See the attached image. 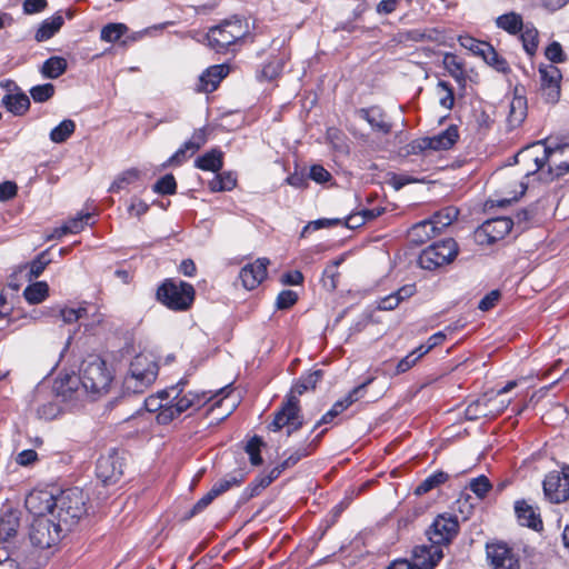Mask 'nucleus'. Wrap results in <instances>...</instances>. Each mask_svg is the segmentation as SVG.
Here are the masks:
<instances>
[{
  "label": "nucleus",
  "mask_w": 569,
  "mask_h": 569,
  "mask_svg": "<svg viewBox=\"0 0 569 569\" xmlns=\"http://www.w3.org/2000/svg\"><path fill=\"white\" fill-rule=\"evenodd\" d=\"M27 509L39 517H61L64 523H78L86 513V498L77 488L53 496L49 491H32L26 498Z\"/></svg>",
  "instance_id": "obj_1"
},
{
  "label": "nucleus",
  "mask_w": 569,
  "mask_h": 569,
  "mask_svg": "<svg viewBox=\"0 0 569 569\" xmlns=\"http://www.w3.org/2000/svg\"><path fill=\"white\" fill-rule=\"evenodd\" d=\"M188 383L186 378L179 380L174 386L169 387V405L161 413L157 416L160 423H169L180 417L182 413H192L201 409L207 402L214 398L222 396L221 399L214 402V406H222L227 401V415L231 413L238 405V396H232L228 387L220 389L214 395L211 392H183L184 386Z\"/></svg>",
  "instance_id": "obj_2"
},
{
  "label": "nucleus",
  "mask_w": 569,
  "mask_h": 569,
  "mask_svg": "<svg viewBox=\"0 0 569 569\" xmlns=\"http://www.w3.org/2000/svg\"><path fill=\"white\" fill-rule=\"evenodd\" d=\"M121 388L127 395L147 391L159 376V363L152 358H123Z\"/></svg>",
  "instance_id": "obj_3"
},
{
  "label": "nucleus",
  "mask_w": 569,
  "mask_h": 569,
  "mask_svg": "<svg viewBox=\"0 0 569 569\" xmlns=\"http://www.w3.org/2000/svg\"><path fill=\"white\" fill-rule=\"evenodd\" d=\"M81 386L92 399L106 395L113 380V368L104 358H88L81 362Z\"/></svg>",
  "instance_id": "obj_4"
},
{
  "label": "nucleus",
  "mask_w": 569,
  "mask_h": 569,
  "mask_svg": "<svg viewBox=\"0 0 569 569\" xmlns=\"http://www.w3.org/2000/svg\"><path fill=\"white\" fill-rule=\"evenodd\" d=\"M196 298L194 287L180 279L167 278L157 288L156 300L172 311L184 312Z\"/></svg>",
  "instance_id": "obj_5"
},
{
  "label": "nucleus",
  "mask_w": 569,
  "mask_h": 569,
  "mask_svg": "<svg viewBox=\"0 0 569 569\" xmlns=\"http://www.w3.org/2000/svg\"><path fill=\"white\" fill-rule=\"evenodd\" d=\"M76 523H64L61 517H39L31 522L29 538L33 547L49 549L56 546L63 532L69 531Z\"/></svg>",
  "instance_id": "obj_6"
},
{
  "label": "nucleus",
  "mask_w": 569,
  "mask_h": 569,
  "mask_svg": "<svg viewBox=\"0 0 569 569\" xmlns=\"http://www.w3.org/2000/svg\"><path fill=\"white\" fill-rule=\"evenodd\" d=\"M459 244L451 237L436 240L420 251L417 258L419 268L435 271L450 264L459 254Z\"/></svg>",
  "instance_id": "obj_7"
},
{
  "label": "nucleus",
  "mask_w": 569,
  "mask_h": 569,
  "mask_svg": "<svg viewBox=\"0 0 569 569\" xmlns=\"http://www.w3.org/2000/svg\"><path fill=\"white\" fill-rule=\"evenodd\" d=\"M243 21V19L236 16L232 19H227L219 24L212 26L204 36L207 46L217 53L224 52L237 40L246 36L247 31L242 30Z\"/></svg>",
  "instance_id": "obj_8"
},
{
  "label": "nucleus",
  "mask_w": 569,
  "mask_h": 569,
  "mask_svg": "<svg viewBox=\"0 0 569 569\" xmlns=\"http://www.w3.org/2000/svg\"><path fill=\"white\" fill-rule=\"evenodd\" d=\"M300 401L293 395H287L280 409L274 413L272 422L268 426L271 431H279L287 427L288 435L298 430L303 425L300 410Z\"/></svg>",
  "instance_id": "obj_9"
},
{
  "label": "nucleus",
  "mask_w": 569,
  "mask_h": 569,
  "mask_svg": "<svg viewBox=\"0 0 569 569\" xmlns=\"http://www.w3.org/2000/svg\"><path fill=\"white\" fill-rule=\"evenodd\" d=\"M512 228L513 219L511 217L490 218L476 229L475 238L479 244H493L503 239Z\"/></svg>",
  "instance_id": "obj_10"
},
{
  "label": "nucleus",
  "mask_w": 569,
  "mask_h": 569,
  "mask_svg": "<svg viewBox=\"0 0 569 569\" xmlns=\"http://www.w3.org/2000/svg\"><path fill=\"white\" fill-rule=\"evenodd\" d=\"M458 519L455 516L445 513L435 518L427 529L426 535L430 543L439 546L442 549L443 546H447L452 541V539L458 535Z\"/></svg>",
  "instance_id": "obj_11"
},
{
  "label": "nucleus",
  "mask_w": 569,
  "mask_h": 569,
  "mask_svg": "<svg viewBox=\"0 0 569 569\" xmlns=\"http://www.w3.org/2000/svg\"><path fill=\"white\" fill-rule=\"evenodd\" d=\"M540 89L547 103H557L560 99V82L562 73L560 69L553 64L539 66Z\"/></svg>",
  "instance_id": "obj_12"
},
{
  "label": "nucleus",
  "mask_w": 569,
  "mask_h": 569,
  "mask_svg": "<svg viewBox=\"0 0 569 569\" xmlns=\"http://www.w3.org/2000/svg\"><path fill=\"white\" fill-rule=\"evenodd\" d=\"M545 496L551 502H562L569 498V476L559 471L549 472L543 480Z\"/></svg>",
  "instance_id": "obj_13"
},
{
  "label": "nucleus",
  "mask_w": 569,
  "mask_h": 569,
  "mask_svg": "<svg viewBox=\"0 0 569 569\" xmlns=\"http://www.w3.org/2000/svg\"><path fill=\"white\" fill-rule=\"evenodd\" d=\"M230 66L226 62L206 68L198 77L194 88L197 92L211 93L217 90L220 82L229 74Z\"/></svg>",
  "instance_id": "obj_14"
},
{
  "label": "nucleus",
  "mask_w": 569,
  "mask_h": 569,
  "mask_svg": "<svg viewBox=\"0 0 569 569\" xmlns=\"http://www.w3.org/2000/svg\"><path fill=\"white\" fill-rule=\"evenodd\" d=\"M268 258H258L252 263H247L240 269L239 280L247 290L256 289L267 277Z\"/></svg>",
  "instance_id": "obj_15"
},
{
  "label": "nucleus",
  "mask_w": 569,
  "mask_h": 569,
  "mask_svg": "<svg viewBox=\"0 0 569 569\" xmlns=\"http://www.w3.org/2000/svg\"><path fill=\"white\" fill-rule=\"evenodd\" d=\"M122 475V461L117 451L101 456L97 462V476L106 485L118 481Z\"/></svg>",
  "instance_id": "obj_16"
},
{
  "label": "nucleus",
  "mask_w": 569,
  "mask_h": 569,
  "mask_svg": "<svg viewBox=\"0 0 569 569\" xmlns=\"http://www.w3.org/2000/svg\"><path fill=\"white\" fill-rule=\"evenodd\" d=\"M510 400H501L500 406L496 403V399L485 396L476 401L471 402L466 409V417L469 420H476L480 417L497 416L502 412Z\"/></svg>",
  "instance_id": "obj_17"
},
{
  "label": "nucleus",
  "mask_w": 569,
  "mask_h": 569,
  "mask_svg": "<svg viewBox=\"0 0 569 569\" xmlns=\"http://www.w3.org/2000/svg\"><path fill=\"white\" fill-rule=\"evenodd\" d=\"M487 557L493 569H519V561L512 551L503 543L487 546Z\"/></svg>",
  "instance_id": "obj_18"
},
{
  "label": "nucleus",
  "mask_w": 569,
  "mask_h": 569,
  "mask_svg": "<svg viewBox=\"0 0 569 569\" xmlns=\"http://www.w3.org/2000/svg\"><path fill=\"white\" fill-rule=\"evenodd\" d=\"M459 210L449 206L436 211L431 217L416 223V230H421L427 224H430V230L439 234L445 228L449 227L457 220Z\"/></svg>",
  "instance_id": "obj_19"
},
{
  "label": "nucleus",
  "mask_w": 569,
  "mask_h": 569,
  "mask_svg": "<svg viewBox=\"0 0 569 569\" xmlns=\"http://www.w3.org/2000/svg\"><path fill=\"white\" fill-rule=\"evenodd\" d=\"M356 114L365 120L372 131L380 132L382 134H389L392 130V124L385 121L386 112L379 106H371L368 108H360L356 111Z\"/></svg>",
  "instance_id": "obj_20"
},
{
  "label": "nucleus",
  "mask_w": 569,
  "mask_h": 569,
  "mask_svg": "<svg viewBox=\"0 0 569 569\" xmlns=\"http://www.w3.org/2000/svg\"><path fill=\"white\" fill-rule=\"evenodd\" d=\"M443 552L439 546L420 545L415 547L412 551V561L420 569H433L442 559Z\"/></svg>",
  "instance_id": "obj_21"
},
{
  "label": "nucleus",
  "mask_w": 569,
  "mask_h": 569,
  "mask_svg": "<svg viewBox=\"0 0 569 569\" xmlns=\"http://www.w3.org/2000/svg\"><path fill=\"white\" fill-rule=\"evenodd\" d=\"M54 388L66 400L79 399L81 393H86L81 386V375L77 376L74 372L60 375Z\"/></svg>",
  "instance_id": "obj_22"
},
{
  "label": "nucleus",
  "mask_w": 569,
  "mask_h": 569,
  "mask_svg": "<svg viewBox=\"0 0 569 569\" xmlns=\"http://www.w3.org/2000/svg\"><path fill=\"white\" fill-rule=\"evenodd\" d=\"M459 128L457 124H450L441 132L426 137L429 149L433 151L450 150L459 140Z\"/></svg>",
  "instance_id": "obj_23"
},
{
  "label": "nucleus",
  "mask_w": 569,
  "mask_h": 569,
  "mask_svg": "<svg viewBox=\"0 0 569 569\" xmlns=\"http://www.w3.org/2000/svg\"><path fill=\"white\" fill-rule=\"evenodd\" d=\"M1 106L14 117L24 116L31 107L29 96L20 90L19 92L6 93L1 99Z\"/></svg>",
  "instance_id": "obj_24"
},
{
  "label": "nucleus",
  "mask_w": 569,
  "mask_h": 569,
  "mask_svg": "<svg viewBox=\"0 0 569 569\" xmlns=\"http://www.w3.org/2000/svg\"><path fill=\"white\" fill-rule=\"evenodd\" d=\"M64 24L63 16L58 11L51 17L43 19L37 27L34 40L38 43L44 42L53 38Z\"/></svg>",
  "instance_id": "obj_25"
},
{
  "label": "nucleus",
  "mask_w": 569,
  "mask_h": 569,
  "mask_svg": "<svg viewBox=\"0 0 569 569\" xmlns=\"http://www.w3.org/2000/svg\"><path fill=\"white\" fill-rule=\"evenodd\" d=\"M223 156L220 148H211L196 158L194 167L202 171L217 173L223 168Z\"/></svg>",
  "instance_id": "obj_26"
},
{
  "label": "nucleus",
  "mask_w": 569,
  "mask_h": 569,
  "mask_svg": "<svg viewBox=\"0 0 569 569\" xmlns=\"http://www.w3.org/2000/svg\"><path fill=\"white\" fill-rule=\"evenodd\" d=\"M68 61L62 56H51L39 67V73L46 80H54L68 70Z\"/></svg>",
  "instance_id": "obj_27"
},
{
  "label": "nucleus",
  "mask_w": 569,
  "mask_h": 569,
  "mask_svg": "<svg viewBox=\"0 0 569 569\" xmlns=\"http://www.w3.org/2000/svg\"><path fill=\"white\" fill-rule=\"evenodd\" d=\"M238 177L234 171H219L214 173V177L208 182L210 192H226L231 191L237 187Z\"/></svg>",
  "instance_id": "obj_28"
},
{
  "label": "nucleus",
  "mask_w": 569,
  "mask_h": 569,
  "mask_svg": "<svg viewBox=\"0 0 569 569\" xmlns=\"http://www.w3.org/2000/svg\"><path fill=\"white\" fill-rule=\"evenodd\" d=\"M497 28L511 36H518L525 27L522 16L515 11L506 12L496 18Z\"/></svg>",
  "instance_id": "obj_29"
},
{
  "label": "nucleus",
  "mask_w": 569,
  "mask_h": 569,
  "mask_svg": "<svg viewBox=\"0 0 569 569\" xmlns=\"http://www.w3.org/2000/svg\"><path fill=\"white\" fill-rule=\"evenodd\" d=\"M515 510L520 525L538 530L542 522L535 508L528 505L526 501H517Z\"/></svg>",
  "instance_id": "obj_30"
},
{
  "label": "nucleus",
  "mask_w": 569,
  "mask_h": 569,
  "mask_svg": "<svg viewBox=\"0 0 569 569\" xmlns=\"http://www.w3.org/2000/svg\"><path fill=\"white\" fill-rule=\"evenodd\" d=\"M49 284L46 281L29 283L23 290V298L29 305H39L49 297Z\"/></svg>",
  "instance_id": "obj_31"
},
{
  "label": "nucleus",
  "mask_w": 569,
  "mask_h": 569,
  "mask_svg": "<svg viewBox=\"0 0 569 569\" xmlns=\"http://www.w3.org/2000/svg\"><path fill=\"white\" fill-rule=\"evenodd\" d=\"M76 131V122L72 119H63L49 132L51 142L60 144L66 142Z\"/></svg>",
  "instance_id": "obj_32"
},
{
  "label": "nucleus",
  "mask_w": 569,
  "mask_h": 569,
  "mask_svg": "<svg viewBox=\"0 0 569 569\" xmlns=\"http://www.w3.org/2000/svg\"><path fill=\"white\" fill-rule=\"evenodd\" d=\"M527 117V99L522 96L515 94L510 103V112L508 122L512 127L520 126Z\"/></svg>",
  "instance_id": "obj_33"
},
{
  "label": "nucleus",
  "mask_w": 569,
  "mask_h": 569,
  "mask_svg": "<svg viewBox=\"0 0 569 569\" xmlns=\"http://www.w3.org/2000/svg\"><path fill=\"white\" fill-rule=\"evenodd\" d=\"M525 52L532 57L536 54L539 44V33L533 24H527L522 31L518 33Z\"/></svg>",
  "instance_id": "obj_34"
},
{
  "label": "nucleus",
  "mask_w": 569,
  "mask_h": 569,
  "mask_svg": "<svg viewBox=\"0 0 569 569\" xmlns=\"http://www.w3.org/2000/svg\"><path fill=\"white\" fill-rule=\"evenodd\" d=\"M52 247L47 248L46 250L39 252L29 263V272L28 278L31 281L32 279L39 278L44 269L52 262V258L50 257V250Z\"/></svg>",
  "instance_id": "obj_35"
},
{
  "label": "nucleus",
  "mask_w": 569,
  "mask_h": 569,
  "mask_svg": "<svg viewBox=\"0 0 569 569\" xmlns=\"http://www.w3.org/2000/svg\"><path fill=\"white\" fill-rule=\"evenodd\" d=\"M486 54L481 58L489 67L495 69L497 72L508 74L511 72V68L501 54L493 48V46H488L485 49Z\"/></svg>",
  "instance_id": "obj_36"
},
{
  "label": "nucleus",
  "mask_w": 569,
  "mask_h": 569,
  "mask_svg": "<svg viewBox=\"0 0 569 569\" xmlns=\"http://www.w3.org/2000/svg\"><path fill=\"white\" fill-rule=\"evenodd\" d=\"M140 178V171L137 168H129L121 173H119L111 186L109 187L108 191L111 193L119 192L120 190L127 189L130 184L138 181Z\"/></svg>",
  "instance_id": "obj_37"
},
{
  "label": "nucleus",
  "mask_w": 569,
  "mask_h": 569,
  "mask_svg": "<svg viewBox=\"0 0 569 569\" xmlns=\"http://www.w3.org/2000/svg\"><path fill=\"white\" fill-rule=\"evenodd\" d=\"M128 30L127 24L122 22H109L102 27L100 39L107 43H114L119 41Z\"/></svg>",
  "instance_id": "obj_38"
},
{
  "label": "nucleus",
  "mask_w": 569,
  "mask_h": 569,
  "mask_svg": "<svg viewBox=\"0 0 569 569\" xmlns=\"http://www.w3.org/2000/svg\"><path fill=\"white\" fill-rule=\"evenodd\" d=\"M56 93V86L51 82H44L32 86L29 89V98L34 103H46L53 98Z\"/></svg>",
  "instance_id": "obj_39"
},
{
  "label": "nucleus",
  "mask_w": 569,
  "mask_h": 569,
  "mask_svg": "<svg viewBox=\"0 0 569 569\" xmlns=\"http://www.w3.org/2000/svg\"><path fill=\"white\" fill-rule=\"evenodd\" d=\"M177 188V180L172 173L163 174L151 187L152 191L159 196L176 194Z\"/></svg>",
  "instance_id": "obj_40"
},
{
  "label": "nucleus",
  "mask_w": 569,
  "mask_h": 569,
  "mask_svg": "<svg viewBox=\"0 0 569 569\" xmlns=\"http://www.w3.org/2000/svg\"><path fill=\"white\" fill-rule=\"evenodd\" d=\"M19 519L14 512H7L0 519V539L6 541L17 533Z\"/></svg>",
  "instance_id": "obj_41"
},
{
  "label": "nucleus",
  "mask_w": 569,
  "mask_h": 569,
  "mask_svg": "<svg viewBox=\"0 0 569 569\" xmlns=\"http://www.w3.org/2000/svg\"><path fill=\"white\" fill-rule=\"evenodd\" d=\"M146 409L150 412L158 411V415L169 405V388L151 395L144 400Z\"/></svg>",
  "instance_id": "obj_42"
},
{
  "label": "nucleus",
  "mask_w": 569,
  "mask_h": 569,
  "mask_svg": "<svg viewBox=\"0 0 569 569\" xmlns=\"http://www.w3.org/2000/svg\"><path fill=\"white\" fill-rule=\"evenodd\" d=\"M446 339V335L442 331H438L431 335L426 342L420 343L410 350L406 356H427L433 348L441 345Z\"/></svg>",
  "instance_id": "obj_43"
},
{
  "label": "nucleus",
  "mask_w": 569,
  "mask_h": 569,
  "mask_svg": "<svg viewBox=\"0 0 569 569\" xmlns=\"http://www.w3.org/2000/svg\"><path fill=\"white\" fill-rule=\"evenodd\" d=\"M448 480V475L443 471H437L429 477H427L420 485L415 489V493L420 496L429 492L433 488L439 485L446 482Z\"/></svg>",
  "instance_id": "obj_44"
},
{
  "label": "nucleus",
  "mask_w": 569,
  "mask_h": 569,
  "mask_svg": "<svg viewBox=\"0 0 569 569\" xmlns=\"http://www.w3.org/2000/svg\"><path fill=\"white\" fill-rule=\"evenodd\" d=\"M93 212H78L74 217L68 219L66 224L70 231V234H77L81 232L86 226L93 224L90 220L93 218Z\"/></svg>",
  "instance_id": "obj_45"
},
{
  "label": "nucleus",
  "mask_w": 569,
  "mask_h": 569,
  "mask_svg": "<svg viewBox=\"0 0 569 569\" xmlns=\"http://www.w3.org/2000/svg\"><path fill=\"white\" fill-rule=\"evenodd\" d=\"M458 40L461 47L468 49L475 56H478L480 58H482L486 54L485 49L488 48V46H492L488 41H480L471 36H460Z\"/></svg>",
  "instance_id": "obj_46"
},
{
  "label": "nucleus",
  "mask_w": 569,
  "mask_h": 569,
  "mask_svg": "<svg viewBox=\"0 0 569 569\" xmlns=\"http://www.w3.org/2000/svg\"><path fill=\"white\" fill-rule=\"evenodd\" d=\"M365 387L366 383L356 387L343 399L336 401L332 408L337 410L338 415H340L362 397Z\"/></svg>",
  "instance_id": "obj_47"
},
{
  "label": "nucleus",
  "mask_w": 569,
  "mask_h": 569,
  "mask_svg": "<svg viewBox=\"0 0 569 569\" xmlns=\"http://www.w3.org/2000/svg\"><path fill=\"white\" fill-rule=\"evenodd\" d=\"M191 142H183L162 164L161 168L166 169L168 167H179L187 161L190 157L188 152H190L189 146Z\"/></svg>",
  "instance_id": "obj_48"
},
{
  "label": "nucleus",
  "mask_w": 569,
  "mask_h": 569,
  "mask_svg": "<svg viewBox=\"0 0 569 569\" xmlns=\"http://www.w3.org/2000/svg\"><path fill=\"white\" fill-rule=\"evenodd\" d=\"M437 236L435 231L430 230V224H427L421 230H416V223L409 229L408 237L413 246H421Z\"/></svg>",
  "instance_id": "obj_49"
},
{
  "label": "nucleus",
  "mask_w": 569,
  "mask_h": 569,
  "mask_svg": "<svg viewBox=\"0 0 569 569\" xmlns=\"http://www.w3.org/2000/svg\"><path fill=\"white\" fill-rule=\"evenodd\" d=\"M545 57L555 66V63H563L567 61V54L559 41H551L545 48Z\"/></svg>",
  "instance_id": "obj_50"
},
{
  "label": "nucleus",
  "mask_w": 569,
  "mask_h": 569,
  "mask_svg": "<svg viewBox=\"0 0 569 569\" xmlns=\"http://www.w3.org/2000/svg\"><path fill=\"white\" fill-rule=\"evenodd\" d=\"M567 153H569V149L567 150ZM569 172V158L560 161L555 162L553 166L549 164L546 172H542L541 174L545 176V181H553L555 179H559L560 177L567 174Z\"/></svg>",
  "instance_id": "obj_51"
},
{
  "label": "nucleus",
  "mask_w": 569,
  "mask_h": 569,
  "mask_svg": "<svg viewBox=\"0 0 569 569\" xmlns=\"http://www.w3.org/2000/svg\"><path fill=\"white\" fill-rule=\"evenodd\" d=\"M442 64L451 77L453 74H459V72L465 71V61L462 59H459L452 52H446L443 54Z\"/></svg>",
  "instance_id": "obj_52"
},
{
  "label": "nucleus",
  "mask_w": 569,
  "mask_h": 569,
  "mask_svg": "<svg viewBox=\"0 0 569 569\" xmlns=\"http://www.w3.org/2000/svg\"><path fill=\"white\" fill-rule=\"evenodd\" d=\"M308 181L312 180L318 184H325L332 180V174L320 163H313L309 168Z\"/></svg>",
  "instance_id": "obj_53"
},
{
  "label": "nucleus",
  "mask_w": 569,
  "mask_h": 569,
  "mask_svg": "<svg viewBox=\"0 0 569 569\" xmlns=\"http://www.w3.org/2000/svg\"><path fill=\"white\" fill-rule=\"evenodd\" d=\"M299 297L298 293L291 289L281 290L276 299V309L288 310L297 303Z\"/></svg>",
  "instance_id": "obj_54"
},
{
  "label": "nucleus",
  "mask_w": 569,
  "mask_h": 569,
  "mask_svg": "<svg viewBox=\"0 0 569 569\" xmlns=\"http://www.w3.org/2000/svg\"><path fill=\"white\" fill-rule=\"evenodd\" d=\"M546 141H547L546 139L539 140L535 143H532L530 147H531V149H533L535 147L542 144L543 146V154L541 157L547 158L548 162L555 154L559 153L560 156H563L567 153V150L569 149V143H558L552 147V146H548Z\"/></svg>",
  "instance_id": "obj_55"
},
{
  "label": "nucleus",
  "mask_w": 569,
  "mask_h": 569,
  "mask_svg": "<svg viewBox=\"0 0 569 569\" xmlns=\"http://www.w3.org/2000/svg\"><path fill=\"white\" fill-rule=\"evenodd\" d=\"M242 482L241 477H237L234 475H228L224 478L217 481L212 487V493L219 497L227 490H229L233 486H239Z\"/></svg>",
  "instance_id": "obj_56"
},
{
  "label": "nucleus",
  "mask_w": 569,
  "mask_h": 569,
  "mask_svg": "<svg viewBox=\"0 0 569 569\" xmlns=\"http://www.w3.org/2000/svg\"><path fill=\"white\" fill-rule=\"evenodd\" d=\"M437 87L441 90L446 91V96L440 98L439 104L442 108L451 110L455 106V90L449 81L439 80Z\"/></svg>",
  "instance_id": "obj_57"
},
{
  "label": "nucleus",
  "mask_w": 569,
  "mask_h": 569,
  "mask_svg": "<svg viewBox=\"0 0 569 569\" xmlns=\"http://www.w3.org/2000/svg\"><path fill=\"white\" fill-rule=\"evenodd\" d=\"M262 446V440L259 437H253L246 446V452L250 457V461L252 465L258 466L262 462L260 456V448Z\"/></svg>",
  "instance_id": "obj_58"
},
{
  "label": "nucleus",
  "mask_w": 569,
  "mask_h": 569,
  "mask_svg": "<svg viewBox=\"0 0 569 569\" xmlns=\"http://www.w3.org/2000/svg\"><path fill=\"white\" fill-rule=\"evenodd\" d=\"M501 298V292L499 289H493L489 292H487L478 302V309L481 311H489L491 310L499 299Z\"/></svg>",
  "instance_id": "obj_59"
},
{
  "label": "nucleus",
  "mask_w": 569,
  "mask_h": 569,
  "mask_svg": "<svg viewBox=\"0 0 569 569\" xmlns=\"http://www.w3.org/2000/svg\"><path fill=\"white\" fill-rule=\"evenodd\" d=\"M186 142H191L189 146L190 148V156L196 153L206 142H207V128L202 127L192 133V137L187 140Z\"/></svg>",
  "instance_id": "obj_60"
},
{
  "label": "nucleus",
  "mask_w": 569,
  "mask_h": 569,
  "mask_svg": "<svg viewBox=\"0 0 569 569\" xmlns=\"http://www.w3.org/2000/svg\"><path fill=\"white\" fill-rule=\"evenodd\" d=\"M423 179L415 178L410 174H403V173H393L390 179V184L392 188L398 191L405 188L408 184L421 182Z\"/></svg>",
  "instance_id": "obj_61"
},
{
  "label": "nucleus",
  "mask_w": 569,
  "mask_h": 569,
  "mask_svg": "<svg viewBox=\"0 0 569 569\" xmlns=\"http://www.w3.org/2000/svg\"><path fill=\"white\" fill-rule=\"evenodd\" d=\"M284 183L296 189H306L309 187L308 174L302 171L295 170L286 179Z\"/></svg>",
  "instance_id": "obj_62"
},
{
  "label": "nucleus",
  "mask_w": 569,
  "mask_h": 569,
  "mask_svg": "<svg viewBox=\"0 0 569 569\" xmlns=\"http://www.w3.org/2000/svg\"><path fill=\"white\" fill-rule=\"evenodd\" d=\"M339 277V272L337 269H333L329 264L322 271L321 281L323 287L329 291H335L337 289V279Z\"/></svg>",
  "instance_id": "obj_63"
},
{
  "label": "nucleus",
  "mask_w": 569,
  "mask_h": 569,
  "mask_svg": "<svg viewBox=\"0 0 569 569\" xmlns=\"http://www.w3.org/2000/svg\"><path fill=\"white\" fill-rule=\"evenodd\" d=\"M490 488L491 485L485 476L476 478L470 482L471 491L475 492L479 498L485 497Z\"/></svg>",
  "instance_id": "obj_64"
}]
</instances>
